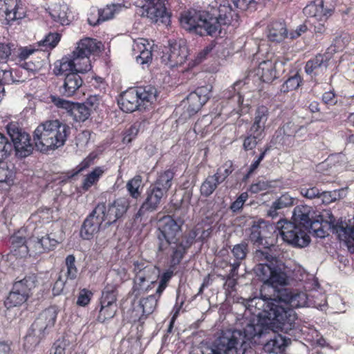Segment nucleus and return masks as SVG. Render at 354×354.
Listing matches in <instances>:
<instances>
[{"label": "nucleus", "instance_id": "nucleus-1", "mask_svg": "<svg viewBox=\"0 0 354 354\" xmlns=\"http://www.w3.org/2000/svg\"><path fill=\"white\" fill-rule=\"evenodd\" d=\"M307 304V296L304 292H294L288 289L278 290L277 297L272 298L263 295L254 297L248 301V309L251 313L257 317L254 320L248 323L245 328L250 325L256 326H266L263 335L258 338L259 342L253 339H245L248 342V351L253 354L251 344H262L264 350L268 353H278L288 346L290 338L286 337L279 332L291 335L296 328L297 315L294 308L305 306Z\"/></svg>", "mask_w": 354, "mask_h": 354}, {"label": "nucleus", "instance_id": "nucleus-2", "mask_svg": "<svg viewBox=\"0 0 354 354\" xmlns=\"http://www.w3.org/2000/svg\"><path fill=\"white\" fill-rule=\"evenodd\" d=\"M238 15L229 0H222L218 8L210 10L190 9L181 14V26L190 32L200 36L216 37L221 32V26L230 25L237 20Z\"/></svg>", "mask_w": 354, "mask_h": 354}, {"label": "nucleus", "instance_id": "nucleus-3", "mask_svg": "<svg viewBox=\"0 0 354 354\" xmlns=\"http://www.w3.org/2000/svg\"><path fill=\"white\" fill-rule=\"evenodd\" d=\"M184 223L185 221L183 218L175 217L174 215L165 216L160 220L157 234L158 250L164 252L170 249L171 267L180 264L199 235L201 227L198 225L185 233L180 239H178V235L182 232Z\"/></svg>", "mask_w": 354, "mask_h": 354}, {"label": "nucleus", "instance_id": "nucleus-4", "mask_svg": "<svg viewBox=\"0 0 354 354\" xmlns=\"http://www.w3.org/2000/svg\"><path fill=\"white\" fill-rule=\"evenodd\" d=\"M266 329L263 326L255 327L250 325L243 331L232 328L223 330L212 346L202 354H248L252 351H248L249 344L245 339L259 342L257 339L263 335Z\"/></svg>", "mask_w": 354, "mask_h": 354}, {"label": "nucleus", "instance_id": "nucleus-5", "mask_svg": "<svg viewBox=\"0 0 354 354\" xmlns=\"http://www.w3.org/2000/svg\"><path fill=\"white\" fill-rule=\"evenodd\" d=\"M100 44L101 42H97L94 39H81L71 54L55 62L53 73L56 76L64 75L66 77L69 73H87L92 67L89 55L99 50Z\"/></svg>", "mask_w": 354, "mask_h": 354}, {"label": "nucleus", "instance_id": "nucleus-6", "mask_svg": "<svg viewBox=\"0 0 354 354\" xmlns=\"http://www.w3.org/2000/svg\"><path fill=\"white\" fill-rule=\"evenodd\" d=\"M268 247L257 249L254 253V260L257 264L254 272L264 285L274 288L288 284V277L284 271V265L273 256Z\"/></svg>", "mask_w": 354, "mask_h": 354}, {"label": "nucleus", "instance_id": "nucleus-7", "mask_svg": "<svg viewBox=\"0 0 354 354\" xmlns=\"http://www.w3.org/2000/svg\"><path fill=\"white\" fill-rule=\"evenodd\" d=\"M71 133L70 127L59 120H46L39 124L33 132L36 149L48 153L63 147Z\"/></svg>", "mask_w": 354, "mask_h": 354}, {"label": "nucleus", "instance_id": "nucleus-8", "mask_svg": "<svg viewBox=\"0 0 354 354\" xmlns=\"http://www.w3.org/2000/svg\"><path fill=\"white\" fill-rule=\"evenodd\" d=\"M6 132L10 141L0 132V162L6 160L12 152L18 158H26L30 156L33 151L30 135L26 132L19 124L10 122L6 127Z\"/></svg>", "mask_w": 354, "mask_h": 354}, {"label": "nucleus", "instance_id": "nucleus-9", "mask_svg": "<svg viewBox=\"0 0 354 354\" xmlns=\"http://www.w3.org/2000/svg\"><path fill=\"white\" fill-rule=\"evenodd\" d=\"M38 285L37 274L29 272L23 277H17L4 301L7 308L20 306L26 303L33 295Z\"/></svg>", "mask_w": 354, "mask_h": 354}, {"label": "nucleus", "instance_id": "nucleus-10", "mask_svg": "<svg viewBox=\"0 0 354 354\" xmlns=\"http://www.w3.org/2000/svg\"><path fill=\"white\" fill-rule=\"evenodd\" d=\"M156 97L157 90L151 85L130 88L120 95L118 104L122 111L132 113L143 107L145 102L156 100Z\"/></svg>", "mask_w": 354, "mask_h": 354}, {"label": "nucleus", "instance_id": "nucleus-11", "mask_svg": "<svg viewBox=\"0 0 354 354\" xmlns=\"http://www.w3.org/2000/svg\"><path fill=\"white\" fill-rule=\"evenodd\" d=\"M275 230L279 231L283 240L288 244L295 248L307 246L310 239L302 225L293 219V222L281 219L274 225Z\"/></svg>", "mask_w": 354, "mask_h": 354}, {"label": "nucleus", "instance_id": "nucleus-12", "mask_svg": "<svg viewBox=\"0 0 354 354\" xmlns=\"http://www.w3.org/2000/svg\"><path fill=\"white\" fill-rule=\"evenodd\" d=\"M166 0H131L136 7L142 9V15L149 18L153 22L158 21L168 25L170 23L171 14L165 7Z\"/></svg>", "mask_w": 354, "mask_h": 354}, {"label": "nucleus", "instance_id": "nucleus-13", "mask_svg": "<svg viewBox=\"0 0 354 354\" xmlns=\"http://www.w3.org/2000/svg\"><path fill=\"white\" fill-rule=\"evenodd\" d=\"M130 207V201L127 197H119L112 202L99 203L95 207L101 209L100 214L105 222V226H110L122 218Z\"/></svg>", "mask_w": 354, "mask_h": 354}, {"label": "nucleus", "instance_id": "nucleus-14", "mask_svg": "<svg viewBox=\"0 0 354 354\" xmlns=\"http://www.w3.org/2000/svg\"><path fill=\"white\" fill-rule=\"evenodd\" d=\"M166 197L158 189L149 186L146 190L145 198L142 203L133 216V223L137 224L147 221L149 214L158 209L162 198Z\"/></svg>", "mask_w": 354, "mask_h": 354}, {"label": "nucleus", "instance_id": "nucleus-15", "mask_svg": "<svg viewBox=\"0 0 354 354\" xmlns=\"http://www.w3.org/2000/svg\"><path fill=\"white\" fill-rule=\"evenodd\" d=\"M189 55L188 48L183 40L169 42L161 57L162 62L170 68L183 64Z\"/></svg>", "mask_w": 354, "mask_h": 354}, {"label": "nucleus", "instance_id": "nucleus-16", "mask_svg": "<svg viewBox=\"0 0 354 354\" xmlns=\"http://www.w3.org/2000/svg\"><path fill=\"white\" fill-rule=\"evenodd\" d=\"M162 294L156 293L139 300L137 306H134V301L132 302V312L130 317L131 322H142L147 317L152 314L156 310L158 301Z\"/></svg>", "mask_w": 354, "mask_h": 354}, {"label": "nucleus", "instance_id": "nucleus-17", "mask_svg": "<svg viewBox=\"0 0 354 354\" xmlns=\"http://www.w3.org/2000/svg\"><path fill=\"white\" fill-rule=\"evenodd\" d=\"M315 212L313 207L308 205L297 206L293 211L292 219L302 225L308 234H313L316 228L322 226V219H315Z\"/></svg>", "mask_w": 354, "mask_h": 354}, {"label": "nucleus", "instance_id": "nucleus-18", "mask_svg": "<svg viewBox=\"0 0 354 354\" xmlns=\"http://www.w3.org/2000/svg\"><path fill=\"white\" fill-rule=\"evenodd\" d=\"M328 223L332 232L337 235L339 241L345 243L351 253H354V217L348 219L347 222L335 223V218L331 216Z\"/></svg>", "mask_w": 354, "mask_h": 354}, {"label": "nucleus", "instance_id": "nucleus-19", "mask_svg": "<svg viewBox=\"0 0 354 354\" xmlns=\"http://www.w3.org/2000/svg\"><path fill=\"white\" fill-rule=\"evenodd\" d=\"M57 311L55 307H49L41 313L31 324V332H37L44 339L52 330L57 320Z\"/></svg>", "mask_w": 354, "mask_h": 354}, {"label": "nucleus", "instance_id": "nucleus-20", "mask_svg": "<svg viewBox=\"0 0 354 354\" xmlns=\"http://www.w3.org/2000/svg\"><path fill=\"white\" fill-rule=\"evenodd\" d=\"M335 10L333 0H316L311 1L304 8V13L313 20H327Z\"/></svg>", "mask_w": 354, "mask_h": 354}, {"label": "nucleus", "instance_id": "nucleus-21", "mask_svg": "<svg viewBox=\"0 0 354 354\" xmlns=\"http://www.w3.org/2000/svg\"><path fill=\"white\" fill-rule=\"evenodd\" d=\"M100 207H95L89 213L83 221L80 236L84 240H91L93 238L100 229L104 220L100 214H102Z\"/></svg>", "mask_w": 354, "mask_h": 354}, {"label": "nucleus", "instance_id": "nucleus-22", "mask_svg": "<svg viewBox=\"0 0 354 354\" xmlns=\"http://www.w3.org/2000/svg\"><path fill=\"white\" fill-rule=\"evenodd\" d=\"M271 230L275 231L274 224L263 219L253 221L252 226L249 229L248 239L253 245L257 247L264 245L268 243L266 239L268 237Z\"/></svg>", "mask_w": 354, "mask_h": 354}, {"label": "nucleus", "instance_id": "nucleus-23", "mask_svg": "<svg viewBox=\"0 0 354 354\" xmlns=\"http://www.w3.org/2000/svg\"><path fill=\"white\" fill-rule=\"evenodd\" d=\"M210 98V89L207 86L198 87L187 97V112L189 116L194 115Z\"/></svg>", "mask_w": 354, "mask_h": 354}, {"label": "nucleus", "instance_id": "nucleus-24", "mask_svg": "<svg viewBox=\"0 0 354 354\" xmlns=\"http://www.w3.org/2000/svg\"><path fill=\"white\" fill-rule=\"evenodd\" d=\"M81 73H69L66 75L63 82L57 88V92L62 97L73 96L83 84Z\"/></svg>", "mask_w": 354, "mask_h": 354}, {"label": "nucleus", "instance_id": "nucleus-25", "mask_svg": "<svg viewBox=\"0 0 354 354\" xmlns=\"http://www.w3.org/2000/svg\"><path fill=\"white\" fill-rule=\"evenodd\" d=\"M0 11L5 14L6 19L8 22L24 17V9L21 0H0Z\"/></svg>", "mask_w": 354, "mask_h": 354}, {"label": "nucleus", "instance_id": "nucleus-26", "mask_svg": "<svg viewBox=\"0 0 354 354\" xmlns=\"http://www.w3.org/2000/svg\"><path fill=\"white\" fill-rule=\"evenodd\" d=\"M266 35L271 42L280 43L288 37V31L284 21H271L267 26Z\"/></svg>", "mask_w": 354, "mask_h": 354}, {"label": "nucleus", "instance_id": "nucleus-27", "mask_svg": "<svg viewBox=\"0 0 354 354\" xmlns=\"http://www.w3.org/2000/svg\"><path fill=\"white\" fill-rule=\"evenodd\" d=\"M58 241L51 234H46L41 237H32L29 240V245H32L36 254H41L53 250L57 245Z\"/></svg>", "mask_w": 354, "mask_h": 354}, {"label": "nucleus", "instance_id": "nucleus-28", "mask_svg": "<svg viewBox=\"0 0 354 354\" xmlns=\"http://www.w3.org/2000/svg\"><path fill=\"white\" fill-rule=\"evenodd\" d=\"M328 60L329 59L326 55H317L306 63L304 67L306 73L311 77L319 75L327 69Z\"/></svg>", "mask_w": 354, "mask_h": 354}, {"label": "nucleus", "instance_id": "nucleus-29", "mask_svg": "<svg viewBox=\"0 0 354 354\" xmlns=\"http://www.w3.org/2000/svg\"><path fill=\"white\" fill-rule=\"evenodd\" d=\"M276 64V62L268 59L260 62L255 71L262 82L271 83L277 78L275 69Z\"/></svg>", "mask_w": 354, "mask_h": 354}, {"label": "nucleus", "instance_id": "nucleus-30", "mask_svg": "<svg viewBox=\"0 0 354 354\" xmlns=\"http://www.w3.org/2000/svg\"><path fill=\"white\" fill-rule=\"evenodd\" d=\"M133 272L137 277H143V279L146 281L150 283V284L156 283L154 276L156 274V267L150 265L149 263L145 261H134L133 263Z\"/></svg>", "mask_w": 354, "mask_h": 354}, {"label": "nucleus", "instance_id": "nucleus-31", "mask_svg": "<svg viewBox=\"0 0 354 354\" xmlns=\"http://www.w3.org/2000/svg\"><path fill=\"white\" fill-rule=\"evenodd\" d=\"M175 173L173 169H169L158 174L155 181L150 185L152 187L158 189L161 193L167 196V193L172 185V180Z\"/></svg>", "mask_w": 354, "mask_h": 354}, {"label": "nucleus", "instance_id": "nucleus-32", "mask_svg": "<svg viewBox=\"0 0 354 354\" xmlns=\"http://www.w3.org/2000/svg\"><path fill=\"white\" fill-rule=\"evenodd\" d=\"M71 12L67 4H55L50 11L52 19L62 26L68 25L71 22Z\"/></svg>", "mask_w": 354, "mask_h": 354}, {"label": "nucleus", "instance_id": "nucleus-33", "mask_svg": "<svg viewBox=\"0 0 354 354\" xmlns=\"http://www.w3.org/2000/svg\"><path fill=\"white\" fill-rule=\"evenodd\" d=\"M264 133L250 127L245 132L243 142V149L245 151L254 149L263 140Z\"/></svg>", "mask_w": 354, "mask_h": 354}, {"label": "nucleus", "instance_id": "nucleus-34", "mask_svg": "<svg viewBox=\"0 0 354 354\" xmlns=\"http://www.w3.org/2000/svg\"><path fill=\"white\" fill-rule=\"evenodd\" d=\"M269 113V109L267 106L263 105L257 106L254 113V121L250 128L264 133Z\"/></svg>", "mask_w": 354, "mask_h": 354}, {"label": "nucleus", "instance_id": "nucleus-35", "mask_svg": "<svg viewBox=\"0 0 354 354\" xmlns=\"http://www.w3.org/2000/svg\"><path fill=\"white\" fill-rule=\"evenodd\" d=\"M106 171V168L105 166L95 167L91 172L85 176L82 181V189L88 191L93 185L97 184Z\"/></svg>", "mask_w": 354, "mask_h": 354}, {"label": "nucleus", "instance_id": "nucleus-36", "mask_svg": "<svg viewBox=\"0 0 354 354\" xmlns=\"http://www.w3.org/2000/svg\"><path fill=\"white\" fill-rule=\"evenodd\" d=\"M149 282L146 281L145 279H143V277H137L134 276L133 278V285L129 292V295L131 297H133V301L138 299L141 295L147 292L149 288H151V286Z\"/></svg>", "mask_w": 354, "mask_h": 354}, {"label": "nucleus", "instance_id": "nucleus-37", "mask_svg": "<svg viewBox=\"0 0 354 354\" xmlns=\"http://www.w3.org/2000/svg\"><path fill=\"white\" fill-rule=\"evenodd\" d=\"M221 183V181L215 174L208 176L201 184L200 188L201 194L204 197H209Z\"/></svg>", "mask_w": 354, "mask_h": 354}, {"label": "nucleus", "instance_id": "nucleus-38", "mask_svg": "<svg viewBox=\"0 0 354 354\" xmlns=\"http://www.w3.org/2000/svg\"><path fill=\"white\" fill-rule=\"evenodd\" d=\"M118 290L115 285L107 284L104 288L100 299V304L104 305L117 304Z\"/></svg>", "mask_w": 354, "mask_h": 354}, {"label": "nucleus", "instance_id": "nucleus-39", "mask_svg": "<svg viewBox=\"0 0 354 354\" xmlns=\"http://www.w3.org/2000/svg\"><path fill=\"white\" fill-rule=\"evenodd\" d=\"M142 176L140 175L135 176L130 179L126 185L127 189L133 198L138 199L142 194Z\"/></svg>", "mask_w": 354, "mask_h": 354}, {"label": "nucleus", "instance_id": "nucleus-40", "mask_svg": "<svg viewBox=\"0 0 354 354\" xmlns=\"http://www.w3.org/2000/svg\"><path fill=\"white\" fill-rule=\"evenodd\" d=\"M124 8V6L121 3H112L106 5L102 9L97 10V15H100L102 21H108L114 17L115 15Z\"/></svg>", "mask_w": 354, "mask_h": 354}, {"label": "nucleus", "instance_id": "nucleus-41", "mask_svg": "<svg viewBox=\"0 0 354 354\" xmlns=\"http://www.w3.org/2000/svg\"><path fill=\"white\" fill-rule=\"evenodd\" d=\"M99 307L97 320L101 323L112 319L118 310L117 304L104 305L103 304H100Z\"/></svg>", "mask_w": 354, "mask_h": 354}, {"label": "nucleus", "instance_id": "nucleus-42", "mask_svg": "<svg viewBox=\"0 0 354 354\" xmlns=\"http://www.w3.org/2000/svg\"><path fill=\"white\" fill-rule=\"evenodd\" d=\"M97 158V153L95 151L90 153L83 160L77 165L72 171L71 177H73L82 171L87 169L91 165H94L95 159Z\"/></svg>", "mask_w": 354, "mask_h": 354}, {"label": "nucleus", "instance_id": "nucleus-43", "mask_svg": "<svg viewBox=\"0 0 354 354\" xmlns=\"http://www.w3.org/2000/svg\"><path fill=\"white\" fill-rule=\"evenodd\" d=\"M91 112L84 104L76 102L73 109L71 116L76 122H84L91 115Z\"/></svg>", "mask_w": 354, "mask_h": 354}, {"label": "nucleus", "instance_id": "nucleus-44", "mask_svg": "<svg viewBox=\"0 0 354 354\" xmlns=\"http://www.w3.org/2000/svg\"><path fill=\"white\" fill-rule=\"evenodd\" d=\"M231 252L235 261L241 262L249 252L248 243L244 241L233 246Z\"/></svg>", "mask_w": 354, "mask_h": 354}, {"label": "nucleus", "instance_id": "nucleus-45", "mask_svg": "<svg viewBox=\"0 0 354 354\" xmlns=\"http://www.w3.org/2000/svg\"><path fill=\"white\" fill-rule=\"evenodd\" d=\"M43 339L42 337L39 336L37 332H31V327H30L24 337V348L27 350H32L36 347Z\"/></svg>", "mask_w": 354, "mask_h": 354}, {"label": "nucleus", "instance_id": "nucleus-46", "mask_svg": "<svg viewBox=\"0 0 354 354\" xmlns=\"http://www.w3.org/2000/svg\"><path fill=\"white\" fill-rule=\"evenodd\" d=\"M66 267V279L75 280L77 277L78 270L75 266V257L73 254L68 255L65 259Z\"/></svg>", "mask_w": 354, "mask_h": 354}, {"label": "nucleus", "instance_id": "nucleus-47", "mask_svg": "<svg viewBox=\"0 0 354 354\" xmlns=\"http://www.w3.org/2000/svg\"><path fill=\"white\" fill-rule=\"evenodd\" d=\"M234 167L232 160H227L217 169L215 175L223 183L234 171Z\"/></svg>", "mask_w": 354, "mask_h": 354}, {"label": "nucleus", "instance_id": "nucleus-48", "mask_svg": "<svg viewBox=\"0 0 354 354\" xmlns=\"http://www.w3.org/2000/svg\"><path fill=\"white\" fill-rule=\"evenodd\" d=\"M301 77L298 73L290 77L281 86V91L288 92L297 89L301 83Z\"/></svg>", "mask_w": 354, "mask_h": 354}, {"label": "nucleus", "instance_id": "nucleus-49", "mask_svg": "<svg viewBox=\"0 0 354 354\" xmlns=\"http://www.w3.org/2000/svg\"><path fill=\"white\" fill-rule=\"evenodd\" d=\"M61 38L60 34L57 32L48 33L42 40L38 42L39 46L52 49L59 43Z\"/></svg>", "mask_w": 354, "mask_h": 354}, {"label": "nucleus", "instance_id": "nucleus-50", "mask_svg": "<svg viewBox=\"0 0 354 354\" xmlns=\"http://www.w3.org/2000/svg\"><path fill=\"white\" fill-rule=\"evenodd\" d=\"M281 129L283 135L286 136H295L299 131L306 132V127L304 125L298 126L291 121L285 123Z\"/></svg>", "mask_w": 354, "mask_h": 354}, {"label": "nucleus", "instance_id": "nucleus-51", "mask_svg": "<svg viewBox=\"0 0 354 354\" xmlns=\"http://www.w3.org/2000/svg\"><path fill=\"white\" fill-rule=\"evenodd\" d=\"M12 247L15 251L18 249L21 250V252L27 253L28 248L32 245H29V241L27 242L26 238L22 236L15 234L10 238Z\"/></svg>", "mask_w": 354, "mask_h": 354}, {"label": "nucleus", "instance_id": "nucleus-52", "mask_svg": "<svg viewBox=\"0 0 354 354\" xmlns=\"http://www.w3.org/2000/svg\"><path fill=\"white\" fill-rule=\"evenodd\" d=\"M143 124L144 122L139 121H136L132 124L131 127L125 131L123 142L129 143L136 138L142 126H143Z\"/></svg>", "mask_w": 354, "mask_h": 354}, {"label": "nucleus", "instance_id": "nucleus-53", "mask_svg": "<svg viewBox=\"0 0 354 354\" xmlns=\"http://www.w3.org/2000/svg\"><path fill=\"white\" fill-rule=\"evenodd\" d=\"M15 49L14 43L0 42V63H6Z\"/></svg>", "mask_w": 354, "mask_h": 354}, {"label": "nucleus", "instance_id": "nucleus-54", "mask_svg": "<svg viewBox=\"0 0 354 354\" xmlns=\"http://www.w3.org/2000/svg\"><path fill=\"white\" fill-rule=\"evenodd\" d=\"M244 84L245 82L243 80L236 81L230 88H228L227 90L224 91V97L230 99L236 94L238 97V102H243V99L242 96L240 95L239 90Z\"/></svg>", "mask_w": 354, "mask_h": 354}, {"label": "nucleus", "instance_id": "nucleus-55", "mask_svg": "<svg viewBox=\"0 0 354 354\" xmlns=\"http://www.w3.org/2000/svg\"><path fill=\"white\" fill-rule=\"evenodd\" d=\"M51 102L58 108L64 109L67 111L70 115L72 114L73 109L76 102H73L61 98L59 96L51 95Z\"/></svg>", "mask_w": 354, "mask_h": 354}, {"label": "nucleus", "instance_id": "nucleus-56", "mask_svg": "<svg viewBox=\"0 0 354 354\" xmlns=\"http://www.w3.org/2000/svg\"><path fill=\"white\" fill-rule=\"evenodd\" d=\"M341 192H342V189H335L329 192L321 191L319 198L321 199L322 203L329 204L341 198Z\"/></svg>", "mask_w": 354, "mask_h": 354}, {"label": "nucleus", "instance_id": "nucleus-57", "mask_svg": "<svg viewBox=\"0 0 354 354\" xmlns=\"http://www.w3.org/2000/svg\"><path fill=\"white\" fill-rule=\"evenodd\" d=\"M234 8L241 10L254 11L257 9L256 0H232Z\"/></svg>", "mask_w": 354, "mask_h": 354}, {"label": "nucleus", "instance_id": "nucleus-58", "mask_svg": "<svg viewBox=\"0 0 354 354\" xmlns=\"http://www.w3.org/2000/svg\"><path fill=\"white\" fill-rule=\"evenodd\" d=\"M295 198L288 193L282 194L276 201H274V208H286L294 205Z\"/></svg>", "mask_w": 354, "mask_h": 354}, {"label": "nucleus", "instance_id": "nucleus-59", "mask_svg": "<svg viewBox=\"0 0 354 354\" xmlns=\"http://www.w3.org/2000/svg\"><path fill=\"white\" fill-rule=\"evenodd\" d=\"M176 266H174L175 268ZM174 267L170 265V268L164 272L160 276V280L158 286L156 289L157 293L162 294L167 286V283L174 275V270H171Z\"/></svg>", "mask_w": 354, "mask_h": 354}, {"label": "nucleus", "instance_id": "nucleus-60", "mask_svg": "<svg viewBox=\"0 0 354 354\" xmlns=\"http://www.w3.org/2000/svg\"><path fill=\"white\" fill-rule=\"evenodd\" d=\"M248 198V194L246 192H242L236 199L232 203L230 209L232 212H238L242 209L245 202Z\"/></svg>", "mask_w": 354, "mask_h": 354}, {"label": "nucleus", "instance_id": "nucleus-61", "mask_svg": "<svg viewBox=\"0 0 354 354\" xmlns=\"http://www.w3.org/2000/svg\"><path fill=\"white\" fill-rule=\"evenodd\" d=\"M91 131L84 130L80 132L75 137V144L80 148H84L87 146L91 138Z\"/></svg>", "mask_w": 354, "mask_h": 354}, {"label": "nucleus", "instance_id": "nucleus-62", "mask_svg": "<svg viewBox=\"0 0 354 354\" xmlns=\"http://www.w3.org/2000/svg\"><path fill=\"white\" fill-rule=\"evenodd\" d=\"M327 20L319 19V20H313V21H310V24L312 25L313 28V32L317 35H324L327 33V26L326 25Z\"/></svg>", "mask_w": 354, "mask_h": 354}, {"label": "nucleus", "instance_id": "nucleus-63", "mask_svg": "<svg viewBox=\"0 0 354 354\" xmlns=\"http://www.w3.org/2000/svg\"><path fill=\"white\" fill-rule=\"evenodd\" d=\"M69 346V341L65 337L58 339L52 346L53 354H65L66 348Z\"/></svg>", "mask_w": 354, "mask_h": 354}, {"label": "nucleus", "instance_id": "nucleus-64", "mask_svg": "<svg viewBox=\"0 0 354 354\" xmlns=\"http://www.w3.org/2000/svg\"><path fill=\"white\" fill-rule=\"evenodd\" d=\"M300 194L306 198L313 199L319 198L321 190L316 187H303L300 188Z\"/></svg>", "mask_w": 354, "mask_h": 354}]
</instances>
